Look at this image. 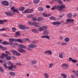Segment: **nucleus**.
Instances as JSON below:
<instances>
[{
    "label": "nucleus",
    "mask_w": 78,
    "mask_h": 78,
    "mask_svg": "<svg viewBox=\"0 0 78 78\" xmlns=\"http://www.w3.org/2000/svg\"><path fill=\"white\" fill-rule=\"evenodd\" d=\"M64 8H65V6L64 5H62L60 6V5H58L57 6H54L51 9L54 10L56 9L57 10H58V11L62 12L65 11V9H64Z\"/></svg>",
    "instance_id": "f257e3e1"
},
{
    "label": "nucleus",
    "mask_w": 78,
    "mask_h": 78,
    "mask_svg": "<svg viewBox=\"0 0 78 78\" xmlns=\"http://www.w3.org/2000/svg\"><path fill=\"white\" fill-rule=\"evenodd\" d=\"M19 46H20V48L18 49V51H19V52L22 53H24L26 51L24 50L23 49L20 48H23L25 49H27V48L26 46L23 45V44H20L19 45Z\"/></svg>",
    "instance_id": "f03ea898"
},
{
    "label": "nucleus",
    "mask_w": 78,
    "mask_h": 78,
    "mask_svg": "<svg viewBox=\"0 0 78 78\" xmlns=\"http://www.w3.org/2000/svg\"><path fill=\"white\" fill-rule=\"evenodd\" d=\"M9 43H12L13 41H15L16 42H20L21 43H23V42L24 41L22 39H15L13 38H9Z\"/></svg>",
    "instance_id": "7ed1b4c3"
},
{
    "label": "nucleus",
    "mask_w": 78,
    "mask_h": 78,
    "mask_svg": "<svg viewBox=\"0 0 78 78\" xmlns=\"http://www.w3.org/2000/svg\"><path fill=\"white\" fill-rule=\"evenodd\" d=\"M28 23L30 25H33L34 26L36 27H40L41 26L38 25V23L36 22H34L33 23L31 22H28Z\"/></svg>",
    "instance_id": "20e7f679"
},
{
    "label": "nucleus",
    "mask_w": 78,
    "mask_h": 78,
    "mask_svg": "<svg viewBox=\"0 0 78 78\" xmlns=\"http://www.w3.org/2000/svg\"><path fill=\"white\" fill-rule=\"evenodd\" d=\"M2 5L5 6H8L9 5V3L7 1H2Z\"/></svg>",
    "instance_id": "39448f33"
},
{
    "label": "nucleus",
    "mask_w": 78,
    "mask_h": 78,
    "mask_svg": "<svg viewBox=\"0 0 78 78\" xmlns=\"http://www.w3.org/2000/svg\"><path fill=\"white\" fill-rule=\"evenodd\" d=\"M52 51L50 50H48L47 51H46L44 52V54H48L49 55H51L52 54Z\"/></svg>",
    "instance_id": "423d86ee"
},
{
    "label": "nucleus",
    "mask_w": 78,
    "mask_h": 78,
    "mask_svg": "<svg viewBox=\"0 0 78 78\" xmlns=\"http://www.w3.org/2000/svg\"><path fill=\"white\" fill-rule=\"evenodd\" d=\"M62 67L65 69H68L69 65L67 63H63L62 65Z\"/></svg>",
    "instance_id": "0eeeda50"
},
{
    "label": "nucleus",
    "mask_w": 78,
    "mask_h": 78,
    "mask_svg": "<svg viewBox=\"0 0 78 78\" xmlns=\"http://www.w3.org/2000/svg\"><path fill=\"white\" fill-rule=\"evenodd\" d=\"M28 47L30 48H34L37 47L36 45L34 44H30L28 45Z\"/></svg>",
    "instance_id": "6e6552de"
},
{
    "label": "nucleus",
    "mask_w": 78,
    "mask_h": 78,
    "mask_svg": "<svg viewBox=\"0 0 78 78\" xmlns=\"http://www.w3.org/2000/svg\"><path fill=\"white\" fill-rule=\"evenodd\" d=\"M7 55H8L7 54L2 53V55L0 56V58L1 59H4L5 57H6Z\"/></svg>",
    "instance_id": "1a4fd4ad"
},
{
    "label": "nucleus",
    "mask_w": 78,
    "mask_h": 78,
    "mask_svg": "<svg viewBox=\"0 0 78 78\" xmlns=\"http://www.w3.org/2000/svg\"><path fill=\"white\" fill-rule=\"evenodd\" d=\"M10 65L11 66H10V67L9 68V69H10V70H11V69H12L13 68H14V69H16V65L14 66L13 63L10 64Z\"/></svg>",
    "instance_id": "9d476101"
},
{
    "label": "nucleus",
    "mask_w": 78,
    "mask_h": 78,
    "mask_svg": "<svg viewBox=\"0 0 78 78\" xmlns=\"http://www.w3.org/2000/svg\"><path fill=\"white\" fill-rule=\"evenodd\" d=\"M64 53L63 52H61L59 54L58 57L59 58H61V59H63V58L64 56L63 55Z\"/></svg>",
    "instance_id": "9b49d317"
},
{
    "label": "nucleus",
    "mask_w": 78,
    "mask_h": 78,
    "mask_svg": "<svg viewBox=\"0 0 78 78\" xmlns=\"http://www.w3.org/2000/svg\"><path fill=\"white\" fill-rule=\"evenodd\" d=\"M52 24L54 25H60L61 23L59 21L55 22L52 23Z\"/></svg>",
    "instance_id": "f8f14e48"
},
{
    "label": "nucleus",
    "mask_w": 78,
    "mask_h": 78,
    "mask_svg": "<svg viewBox=\"0 0 78 78\" xmlns=\"http://www.w3.org/2000/svg\"><path fill=\"white\" fill-rule=\"evenodd\" d=\"M49 34V31L48 30H44L43 31V34Z\"/></svg>",
    "instance_id": "ddd939ff"
},
{
    "label": "nucleus",
    "mask_w": 78,
    "mask_h": 78,
    "mask_svg": "<svg viewBox=\"0 0 78 78\" xmlns=\"http://www.w3.org/2000/svg\"><path fill=\"white\" fill-rule=\"evenodd\" d=\"M41 38H46L48 40L50 39V37L49 36H41Z\"/></svg>",
    "instance_id": "4468645a"
},
{
    "label": "nucleus",
    "mask_w": 78,
    "mask_h": 78,
    "mask_svg": "<svg viewBox=\"0 0 78 78\" xmlns=\"http://www.w3.org/2000/svg\"><path fill=\"white\" fill-rule=\"evenodd\" d=\"M42 15L44 17H48L51 15V14H46L45 13H43Z\"/></svg>",
    "instance_id": "2eb2a0df"
},
{
    "label": "nucleus",
    "mask_w": 78,
    "mask_h": 78,
    "mask_svg": "<svg viewBox=\"0 0 78 78\" xmlns=\"http://www.w3.org/2000/svg\"><path fill=\"white\" fill-rule=\"evenodd\" d=\"M25 25H21L19 26V28L21 30H25Z\"/></svg>",
    "instance_id": "dca6fc26"
},
{
    "label": "nucleus",
    "mask_w": 78,
    "mask_h": 78,
    "mask_svg": "<svg viewBox=\"0 0 78 78\" xmlns=\"http://www.w3.org/2000/svg\"><path fill=\"white\" fill-rule=\"evenodd\" d=\"M9 74H10V75L12 76H15L16 75L15 73L13 72H10Z\"/></svg>",
    "instance_id": "f3484780"
},
{
    "label": "nucleus",
    "mask_w": 78,
    "mask_h": 78,
    "mask_svg": "<svg viewBox=\"0 0 78 78\" xmlns=\"http://www.w3.org/2000/svg\"><path fill=\"white\" fill-rule=\"evenodd\" d=\"M64 41L66 43H68L70 41V39L68 37H66Z\"/></svg>",
    "instance_id": "a211bd4d"
},
{
    "label": "nucleus",
    "mask_w": 78,
    "mask_h": 78,
    "mask_svg": "<svg viewBox=\"0 0 78 78\" xmlns=\"http://www.w3.org/2000/svg\"><path fill=\"white\" fill-rule=\"evenodd\" d=\"M44 75L45 78H48L49 76V75L47 73H44Z\"/></svg>",
    "instance_id": "6ab92c4d"
},
{
    "label": "nucleus",
    "mask_w": 78,
    "mask_h": 78,
    "mask_svg": "<svg viewBox=\"0 0 78 78\" xmlns=\"http://www.w3.org/2000/svg\"><path fill=\"white\" fill-rule=\"evenodd\" d=\"M5 13L7 15H9L10 16H11L13 15V14L10 12H6Z\"/></svg>",
    "instance_id": "aec40b11"
},
{
    "label": "nucleus",
    "mask_w": 78,
    "mask_h": 78,
    "mask_svg": "<svg viewBox=\"0 0 78 78\" xmlns=\"http://www.w3.org/2000/svg\"><path fill=\"white\" fill-rule=\"evenodd\" d=\"M67 16L68 18H70L72 17V14L70 13H69L68 14H67Z\"/></svg>",
    "instance_id": "412c9836"
},
{
    "label": "nucleus",
    "mask_w": 78,
    "mask_h": 78,
    "mask_svg": "<svg viewBox=\"0 0 78 78\" xmlns=\"http://www.w3.org/2000/svg\"><path fill=\"white\" fill-rule=\"evenodd\" d=\"M40 0H34V3L35 4H37L40 2Z\"/></svg>",
    "instance_id": "4be33fe9"
},
{
    "label": "nucleus",
    "mask_w": 78,
    "mask_h": 78,
    "mask_svg": "<svg viewBox=\"0 0 78 78\" xmlns=\"http://www.w3.org/2000/svg\"><path fill=\"white\" fill-rule=\"evenodd\" d=\"M49 19L53 20H56V18L55 17L53 16L50 17Z\"/></svg>",
    "instance_id": "5701e85b"
},
{
    "label": "nucleus",
    "mask_w": 78,
    "mask_h": 78,
    "mask_svg": "<svg viewBox=\"0 0 78 78\" xmlns=\"http://www.w3.org/2000/svg\"><path fill=\"white\" fill-rule=\"evenodd\" d=\"M4 66L5 67V69H8L9 70H10V69H9V68L10 67L9 66H7V65L5 63L4 64Z\"/></svg>",
    "instance_id": "b1692460"
},
{
    "label": "nucleus",
    "mask_w": 78,
    "mask_h": 78,
    "mask_svg": "<svg viewBox=\"0 0 78 78\" xmlns=\"http://www.w3.org/2000/svg\"><path fill=\"white\" fill-rule=\"evenodd\" d=\"M12 57L11 56H8V55L6 57V59L7 60H10V59H11Z\"/></svg>",
    "instance_id": "393cba45"
},
{
    "label": "nucleus",
    "mask_w": 78,
    "mask_h": 78,
    "mask_svg": "<svg viewBox=\"0 0 78 78\" xmlns=\"http://www.w3.org/2000/svg\"><path fill=\"white\" fill-rule=\"evenodd\" d=\"M38 9L40 11H43L44 10V9L41 7H39L38 8Z\"/></svg>",
    "instance_id": "a878e982"
},
{
    "label": "nucleus",
    "mask_w": 78,
    "mask_h": 78,
    "mask_svg": "<svg viewBox=\"0 0 78 78\" xmlns=\"http://www.w3.org/2000/svg\"><path fill=\"white\" fill-rule=\"evenodd\" d=\"M20 35V33L18 31L16 32V33H15V36L16 37L19 36Z\"/></svg>",
    "instance_id": "bb28decb"
},
{
    "label": "nucleus",
    "mask_w": 78,
    "mask_h": 78,
    "mask_svg": "<svg viewBox=\"0 0 78 78\" xmlns=\"http://www.w3.org/2000/svg\"><path fill=\"white\" fill-rule=\"evenodd\" d=\"M61 75L62 76H63V78H66L67 77V75L65 74H61Z\"/></svg>",
    "instance_id": "cd10ccee"
},
{
    "label": "nucleus",
    "mask_w": 78,
    "mask_h": 78,
    "mask_svg": "<svg viewBox=\"0 0 78 78\" xmlns=\"http://www.w3.org/2000/svg\"><path fill=\"white\" fill-rule=\"evenodd\" d=\"M54 64L53 63H50L49 64L48 67L49 68H51L53 66Z\"/></svg>",
    "instance_id": "c85d7f7f"
},
{
    "label": "nucleus",
    "mask_w": 78,
    "mask_h": 78,
    "mask_svg": "<svg viewBox=\"0 0 78 78\" xmlns=\"http://www.w3.org/2000/svg\"><path fill=\"white\" fill-rule=\"evenodd\" d=\"M25 9V8L24 7H21L19 8L18 9V10L21 11H23Z\"/></svg>",
    "instance_id": "c756f323"
},
{
    "label": "nucleus",
    "mask_w": 78,
    "mask_h": 78,
    "mask_svg": "<svg viewBox=\"0 0 78 78\" xmlns=\"http://www.w3.org/2000/svg\"><path fill=\"white\" fill-rule=\"evenodd\" d=\"M32 31L34 33H38V31L37 29H32Z\"/></svg>",
    "instance_id": "7c9ffc66"
},
{
    "label": "nucleus",
    "mask_w": 78,
    "mask_h": 78,
    "mask_svg": "<svg viewBox=\"0 0 78 78\" xmlns=\"http://www.w3.org/2000/svg\"><path fill=\"white\" fill-rule=\"evenodd\" d=\"M38 30L39 31H41L44 30L43 29V28L42 27H40L38 28Z\"/></svg>",
    "instance_id": "2f4dec72"
},
{
    "label": "nucleus",
    "mask_w": 78,
    "mask_h": 78,
    "mask_svg": "<svg viewBox=\"0 0 78 78\" xmlns=\"http://www.w3.org/2000/svg\"><path fill=\"white\" fill-rule=\"evenodd\" d=\"M17 52V51L16 50L12 51V54H13V55H16Z\"/></svg>",
    "instance_id": "473e14b6"
},
{
    "label": "nucleus",
    "mask_w": 78,
    "mask_h": 78,
    "mask_svg": "<svg viewBox=\"0 0 78 78\" xmlns=\"http://www.w3.org/2000/svg\"><path fill=\"white\" fill-rule=\"evenodd\" d=\"M31 62H32V63L33 64H36L37 62L36 60H32Z\"/></svg>",
    "instance_id": "72a5a7b5"
},
{
    "label": "nucleus",
    "mask_w": 78,
    "mask_h": 78,
    "mask_svg": "<svg viewBox=\"0 0 78 78\" xmlns=\"http://www.w3.org/2000/svg\"><path fill=\"white\" fill-rule=\"evenodd\" d=\"M9 44H10V45H11V47H14V46L15 45V44L12 43H12H9Z\"/></svg>",
    "instance_id": "f704fd0d"
},
{
    "label": "nucleus",
    "mask_w": 78,
    "mask_h": 78,
    "mask_svg": "<svg viewBox=\"0 0 78 78\" xmlns=\"http://www.w3.org/2000/svg\"><path fill=\"white\" fill-rule=\"evenodd\" d=\"M2 44L4 45H6L7 44H9V43L7 42V41H5L2 43Z\"/></svg>",
    "instance_id": "c9c22d12"
},
{
    "label": "nucleus",
    "mask_w": 78,
    "mask_h": 78,
    "mask_svg": "<svg viewBox=\"0 0 78 78\" xmlns=\"http://www.w3.org/2000/svg\"><path fill=\"white\" fill-rule=\"evenodd\" d=\"M34 11V10L32 9H28V12L29 13H31Z\"/></svg>",
    "instance_id": "e433bc0d"
},
{
    "label": "nucleus",
    "mask_w": 78,
    "mask_h": 78,
    "mask_svg": "<svg viewBox=\"0 0 78 78\" xmlns=\"http://www.w3.org/2000/svg\"><path fill=\"white\" fill-rule=\"evenodd\" d=\"M58 2L60 5H62L63 4V2L61 0H58Z\"/></svg>",
    "instance_id": "4c0bfd02"
},
{
    "label": "nucleus",
    "mask_w": 78,
    "mask_h": 78,
    "mask_svg": "<svg viewBox=\"0 0 78 78\" xmlns=\"http://www.w3.org/2000/svg\"><path fill=\"white\" fill-rule=\"evenodd\" d=\"M34 16L33 15H29V16H27V17H28L29 18H32Z\"/></svg>",
    "instance_id": "58836bf2"
},
{
    "label": "nucleus",
    "mask_w": 78,
    "mask_h": 78,
    "mask_svg": "<svg viewBox=\"0 0 78 78\" xmlns=\"http://www.w3.org/2000/svg\"><path fill=\"white\" fill-rule=\"evenodd\" d=\"M16 30V28L13 27L12 28V31L13 32H15Z\"/></svg>",
    "instance_id": "ea45409f"
},
{
    "label": "nucleus",
    "mask_w": 78,
    "mask_h": 78,
    "mask_svg": "<svg viewBox=\"0 0 78 78\" xmlns=\"http://www.w3.org/2000/svg\"><path fill=\"white\" fill-rule=\"evenodd\" d=\"M67 45V44L66 42L62 43L61 44V45L62 46L64 45Z\"/></svg>",
    "instance_id": "a19ab883"
},
{
    "label": "nucleus",
    "mask_w": 78,
    "mask_h": 78,
    "mask_svg": "<svg viewBox=\"0 0 78 78\" xmlns=\"http://www.w3.org/2000/svg\"><path fill=\"white\" fill-rule=\"evenodd\" d=\"M42 27L43 30H46L47 29V27L45 26H42Z\"/></svg>",
    "instance_id": "79ce46f5"
},
{
    "label": "nucleus",
    "mask_w": 78,
    "mask_h": 78,
    "mask_svg": "<svg viewBox=\"0 0 78 78\" xmlns=\"http://www.w3.org/2000/svg\"><path fill=\"white\" fill-rule=\"evenodd\" d=\"M4 24V22L3 20H0V24Z\"/></svg>",
    "instance_id": "37998d69"
},
{
    "label": "nucleus",
    "mask_w": 78,
    "mask_h": 78,
    "mask_svg": "<svg viewBox=\"0 0 78 78\" xmlns=\"http://www.w3.org/2000/svg\"><path fill=\"white\" fill-rule=\"evenodd\" d=\"M6 30V29L5 28H2V29H0V30L1 31H5Z\"/></svg>",
    "instance_id": "c03bdc74"
},
{
    "label": "nucleus",
    "mask_w": 78,
    "mask_h": 78,
    "mask_svg": "<svg viewBox=\"0 0 78 78\" xmlns=\"http://www.w3.org/2000/svg\"><path fill=\"white\" fill-rule=\"evenodd\" d=\"M72 62L74 63H76V62H77V61L75 59H73L72 61Z\"/></svg>",
    "instance_id": "a18cd8bd"
},
{
    "label": "nucleus",
    "mask_w": 78,
    "mask_h": 78,
    "mask_svg": "<svg viewBox=\"0 0 78 78\" xmlns=\"http://www.w3.org/2000/svg\"><path fill=\"white\" fill-rule=\"evenodd\" d=\"M0 71L2 72H4V69L2 67H0Z\"/></svg>",
    "instance_id": "49530a36"
},
{
    "label": "nucleus",
    "mask_w": 78,
    "mask_h": 78,
    "mask_svg": "<svg viewBox=\"0 0 78 78\" xmlns=\"http://www.w3.org/2000/svg\"><path fill=\"white\" fill-rule=\"evenodd\" d=\"M24 13H29L28 9H27L26 10L24 11Z\"/></svg>",
    "instance_id": "de8ad7c7"
},
{
    "label": "nucleus",
    "mask_w": 78,
    "mask_h": 78,
    "mask_svg": "<svg viewBox=\"0 0 78 78\" xmlns=\"http://www.w3.org/2000/svg\"><path fill=\"white\" fill-rule=\"evenodd\" d=\"M37 42V41L35 40H34L33 41H32V43L34 44H36V42Z\"/></svg>",
    "instance_id": "09e8293b"
},
{
    "label": "nucleus",
    "mask_w": 78,
    "mask_h": 78,
    "mask_svg": "<svg viewBox=\"0 0 78 78\" xmlns=\"http://www.w3.org/2000/svg\"><path fill=\"white\" fill-rule=\"evenodd\" d=\"M27 40H28V38H24L23 39V40H24V42H27Z\"/></svg>",
    "instance_id": "8fccbe9b"
},
{
    "label": "nucleus",
    "mask_w": 78,
    "mask_h": 78,
    "mask_svg": "<svg viewBox=\"0 0 78 78\" xmlns=\"http://www.w3.org/2000/svg\"><path fill=\"white\" fill-rule=\"evenodd\" d=\"M32 20L33 21H37V18L36 17H34L32 18Z\"/></svg>",
    "instance_id": "3c124183"
},
{
    "label": "nucleus",
    "mask_w": 78,
    "mask_h": 78,
    "mask_svg": "<svg viewBox=\"0 0 78 78\" xmlns=\"http://www.w3.org/2000/svg\"><path fill=\"white\" fill-rule=\"evenodd\" d=\"M31 48H27V50H29L30 51H31L32 50H33V49H32Z\"/></svg>",
    "instance_id": "603ef678"
},
{
    "label": "nucleus",
    "mask_w": 78,
    "mask_h": 78,
    "mask_svg": "<svg viewBox=\"0 0 78 78\" xmlns=\"http://www.w3.org/2000/svg\"><path fill=\"white\" fill-rule=\"evenodd\" d=\"M16 55L17 56H20L21 54L20 53H18V52H17L16 53Z\"/></svg>",
    "instance_id": "864d4df0"
},
{
    "label": "nucleus",
    "mask_w": 78,
    "mask_h": 78,
    "mask_svg": "<svg viewBox=\"0 0 78 78\" xmlns=\"http://www.w3.org/2000/svg\"><path fill=\"white\" fill-rule=\"evenodd\" d=\"M30 29L29 27H27L25 26V27L24 28V30L25 29Z\"/></svg>",
    "instance_id": "5fc2aeb1"
},
{
    "label": "nucleus",
    "mask_w": 78,
    "mask_h": 78,
    "mask_svg": "<svg viewBox=\"0 0 78 78\" xmlns=\"http://www.w3.org/2000/svg\"><path fill=\"white\" fill-rule=\"evenodd\" d=\"M13 11V12H16L18 13H19L18 11L16 9H14Z\"/></svg>",
    "instance_id": "6e6d98bb"
},
{
    "label": "nucleus",
    "mask_w": 78,
    "mask_h": 78,
    "mask_svg": "<svg viewBox=\"0 0 78 78\" xmlns=\"http://www.w3.org/2000/svg\"><path fill=\"white\" fill-rule=\"evenodd\" d=\"M74 20L73 19H70V22L73 23L74 22Z\"/></svg>",
    "instance_id": "4d7b16f0"
},
{
    "label": "nucleus",
    "mask_w": 78,
    "mask_h": 78,
    "mask_svg": "<svg viewBox=\"0 0 78 78\" xmlns=\"http://www.w3.org/2000/svg\"><path fill=\"white\" fill-rule=\"evenodd\" d=\"M69 62L72 61H72L73 60V59L72 58H69Z\"/></svg>",
    "instance_id": "13d9d810"
},
{
    "label": "nucleus",
    "mask_w": 78,
    "mask_h": 78,
    "mask_svg": "<svg viewBox=\"0 0 78 78\" xmlns=\"http://www.w3.org/2000/svg\"><path fill=\"white\" fill-rule=\"evenodd\" d=\"M21 63H16V66H22Z\"/></svg>",
    "instance_id": "bf43d9fd"
},
{
    "label": "nucleus",
    "mask_w": 78,
    "mask_h": 78,
    "mask_svg": "<svg viewBox=\"0 0 78 78\" xmlns=\"http://www.w3.org/2000/svg\"><path fill=\"white\" fill-rule=\"evenodd\" d=\"M3 50H7V48L6 47H2V49Z\"/></svg>",
    "instance_id": "052dcab7"
},
{
    "label": "nucleus",
    "mask_w": 78,
    "mask_h": 78,
    "mask_svg": "<svg viewBox=\"0 0 78 78\" xmlns=\"http://www.w3.org/2000/svg\"><path fill=\"white\" fill-rule=\"evenodd\" d=\"M42 19V18L40 17H38L37 18V20H38V21H40Z\"/></svg>",
    "instance_id": "680f3d73"
},
{
    "label": "nucleus",
    "mask_w": 78,
    "mask_h": 78,
    "mask_svg": "<svg viewBox=\"0 0 78 78\" xmlns=\"http://www.w3.org/2000/svg\"><path fill=\"white\" fill-rule=\"evenodd\" d=\"M12 59H15V60H16V57L14 56H12Z\"/></svg>",
    "instance_id": "e2e57ef3"
},
{
    "label": "nucleus",
    "mask_w": 78,
    "mask_h": 78,
    "mask_svg": "<svg viewBox=\"0 0 78 78\" xmlns=\"http://www.w3.org/2000/svg\"><path fill=\"white\" fill-rule=\"evenodd\" d=\"M66 22H70V19H68L66 20Z\"/></svg>",
    "instance_id": "0e129e2a"
},
{
    "label": "nucleus",
    "mask_w": 78,
    "mask_h": 78,
    "mask_svg": "<svg viewBox=\"0 0 78 78\" xmlns=\"http://www.w3.org/2000/svg\"><path fill=\"white\" fill-rule=\"evenodd\" d=\"M46 7L47 8H50V6L49 5H47L46 6Z\"/></svg>",
    "instance_id": "69168bd1"
},
{
    "label": "nucleus",
    "mask_w": 78,
    "mask_h": 78,
    "mask_svg": "<svg viewBox=\"0 0 78 78\" xmlns=\"http://www.w3.org/2000/svg\"><path fill=\"white\" fill-rule=\"evenodd\" d=\"M14 7H12L11 8V10H13V11H14Z\"/></svg>",
    "instance_id": "338daca9"
},
{
    "label": "nucleus",
    "mask_w": 78,
    "mask_h": 78,
    "mask_svg": "<svg viewBox=\"0 0 78 78\" xmlns=\"http://www.w3.org/2000/svg\"><path fill=\"white\" fill-rule=\"evenodd\" d=\"M75 76L74 75H72L71 76V78H75Z\"/></svg>",
    "instance_id": "774afa93"
}]
</instances>
